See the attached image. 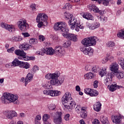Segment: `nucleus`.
<instances>
[{
	"instance_id": "obj_27",
	"label": "nucleus",
	"mask_w": 124,
	"mask_h": 124,
	"mask_svg": "<svg viewBox=\"0 0 124 124\" xmlns=\"http://www.w3.org/2000/svg\"><path fill=\"white\" fill-rule=\"evenodd\" d=\"M90 93V96H97L99 94L98 91L94 89H91Z\"/></svg>"
},
{
	"instance_id": "obj_55",
	"label": "nucleus",
	"mask_w": 124,
	"mask_h": 124,
	"mask_svg": "<svg viewBox=\"0 0 124 124\" xmlns=\"http://www.w3.org/2000/svg\"><path fill=\"white\" fill-rule=\"evenodd\" d=\"M22 34L24 37H29L30 36V34L28 32H22Z\"/></svg>"
},
{
	"instance_id": "obj_38",
	"label": "nucleus",
	"mask_w": 124,
	"mask_h": 124,
	"mask_svg": "<svg viewBox=\"0 0 124 124\" xmlns=\"http://www.w3.org/2000/svg\"><path fill=\"white\" fill-rule=\"evenodd\" d=\"M19 60L18 59L16 58L14 60V61L12 62V63L13 64V66H18L19 64Z\"/></svg>"
},
{
	"instance_id": "obj_57",
	"label": "nucleus",
	"mask_w": 124,
	"mask_h": 124,
	"mask_svg": "<svg viewBox=\"0 0 124 124\" xmlns=\"http://www.w3.org/2000/svg\"><path fill=\"white\" fill-rule=\"evenodd\" d=\"M39 39L42 40V41H44V40H45V37L42 35H40L39 36Z\"/></svg>"
},
{
	"instance_id": "obj_25",
	"label": "nucleus",
	"mask_w": 124,
	"mask_h": 124,
	"mask_svg": "<svg viewBox=\"0 0 124 124\" xmlns=\"http://www.w3.org/2000/svg\"><path fill=\"white\" fill-rule=\"evenodd\" d=\"M100 109H101V103L99 102L96 103L95 106H94V110L96 112H99Z\"/></svg>"
},
{
	"instance_id": "obj_10",
	"label": "nucleus",
	"mask_w": 124,
	"mask_h": 124,
	"mask_svg": "<svg viewBox=\"0 0 124 124\" xmlns=\"http://www.w3.org/2000/svg\"><path fill=\"white\" fill-rule=\"evenodd\" d=\"M80 50L84 55H86L87 56H93V49L91 47H89L88 48L81 46L80 48Z\"/></svg>"
},
{
	"instance_id": "obj_47",
	"label": "nucleus",
	"mask_w": 124,
	"mask_h": 124,
	"mask_svg": "<svg viewBox=\"0 0 124 124\" xmlns=\"http://www.w3.org/2000/svg\"><path fill=\"white\" fill-rule=\"evenodd\" d=\"M55 108L56 105H55L54 104H52L48 106V109H49V110H55Z\"/></svg>"
},
{
	"instance_id": "obj_51",
	"label": "nucleus",
	"mask_w": 124,
	"mask_h": 124,
	"mask_svg": "<svg viewBox=\"0 0 124 124\" xmlns=\"http://www.w3.org/2000/svg\"><path fill=\"white\" fill-rule=\"evenodd\" d=\"M37 23H38L37 24L38 28H41V27L44 26V23H43V21L37 22Z\"/></svg>"
},
{
	"instance_id": "obj_4",
	"label": "nucleus",
	"mask_w": 124,
	"mask_h": 124,
	"mask_svg": "<svg viewBox=\"0 0 124 124\" xmlns=\"http://www.w3.org/2000/svg\"><path fill=\"white\" fill-rule=\"evenodd\" d=\"M45 50L46 54L50 56L55 54V55L59 57H62L65 53V51L63 50V47L61 46H56L54 50L52 47H46Z\"/></svg>"
},
{
	"instance_id": "obj_37",
	"label": "nucleus",
	"mask_w": 124,
	"mask_h": 124,
	"mask_svg": "<svg viewBox=\"0 0 124 124\" xmlns=\"http://www.w3.org/2000/svg\"><path fill=\"white\" fill-rule=\"evenodd\" d=\"M117 90V84H111L110 86L109 87V91L110 92H114V91H116Z\"/></svg>"
},
{
	"instance_id": "obj_63",
	"label": "nucleus",
	"mask_w": 124,
	"mask_h": 124,
	"mask_svg": "<svg viewBox=\"0 0 124 124\" xmlns=\"http://www.w3.org/2000/svg\"><path fill=\"white\" fill-rule=\"evenodd\" d=\"M93 124H100V122H99V121L97 119H94V122H93Z\"/></svg>"
},
{
	"instance_id": "obj_41",
	"label": "nucleus",
	"mask_w": 124,
	"mask_h": 124,
	"mask_svg": "<svg viewBox=\"0 0 124 124\" xmlns=\"http://www.w3.org/2000/svg\"><path fill=\"white\" fill-rule=\"evenodd\" d=\"M107 47H113L115 46V43L114 42L110 41L106 44Z\"/></svg>"
},
{
	"instance_id": "obj_15",
	"label": "nucleus",
	"mask_w": 124,
	"mask_h": 124,
	"mask_svg": "<svg viewBox=\"0 0 124 124\" xmlns=\"http://www.w3.org/2000/svg\"><path fill=\"white\" fill-rule=\"evenodd\" d=\"M21 47L22 50H24V51H28V50H30L31 48H32L33 46L29 43H24L21 45Z\"/></svg>"
},
{
	"instance_id": "obj_26",
	"label": "nucleus",
	"mask_w": 124,
	"mask_h": 124,
	"mask_svg": "<svg viewBox=\"0 0 124 124\" xmlns=\"http://www.w3.org/2000/svg\"><path fill=\"white\" fill-rule=\"evenodd\" d=\"M114 75H115L118 79H123L124 78V73L120 72V70L116 72Z\"/></svg>"
},
{
	"instance_id": "obj_28",
	"label": "nucleus",
	"mask_w": 124,
	"mask_h": 124,
	"mask_svg": "<svg viewBox=\"0 0 124 124\" xmlns=\"http://www.w3.org/2000/svg\"><path fill=\"white\" fill-rule=\"evenodd\" d=\"M45 88L46 87V89H47V90H44L43 91V93H44V94H46V95H49V94H50V90L49 89H51V87H52L51 86H47V85H45L44 86Z\"/></svg>"
},
{
	"instance_id": "obj_3",
	"label": "nucleus",
	"mask_w": 124,
	"mask_h": 124,
	"mask_svg": "<svg viewBox=\"0 0 124 124\" xmlns=\"http://www.w3.org/2000/svg\"><path fill=\"white\" fill-rule=\"evenodd\" d=\"M62 102L65 108L67 109H74L76 106L75 101L71 97V93L66 92L62 98Z\"/></svg>"
},
{
	"instance_id": "obj_39",
	"label": "nucleus",
	"mask_w": 124,
	"mask_h": 124,
	"mask_svg": "<svg viewBox=\"0 0 124 124\" xmlns=\"http://www.w3.org/2000/svg\"><path fill=\"white\" fill-rule=\"evenodd\" d=\"M98 19L101 22H105V23L107 21V17L104 16H100V17H99Z\"/></svg>"
},
{
	"instance_id": "obj_14",
	"label": "nucleus",
	"mask_w": 124,
	"mask_h": 124,
	"mask_svg": "<svg viewBox=\"0 0 124 124\" xmlns=\"http://www.w3.org/2000/svg\"><path fill=\"white\" fill-rule=\"evenodd\" d=\"M36 22H43L44 23V26L46 27L48 24L47 22V19L44 17H42V14H40L37 15V16L36 18Z\"/></svg>"
},
{
	"instance_id": "obj_62",
	"label": "nucleus",
	"mask_w": 124,
	"mask_h": 124,
	"mask_svg": "<svg viewBox=\"0 0 124 124\" xmlns=\"http://www.w3.org/2000/svg\"><path fill=\"white\" fill-rule=\"evenodd\" d=\"M76 90L77 91V92L81 91V88H80V86H79V85H77L76 86Z\"/></svg>"
},
{
	"instance_id": "obj_54",
	"label": "nucleus",
	"mask_w": 124,
	"mask_h": 124,
	"mask_svg": "<svg viewBox=\"0 0 124 124\" xmlns=\"http://www.w3.org/2000/svg\"><path fill=\"white\" fill-rule=\"evenodd\" d=\"M70 117V114H67L64 116V119L65 121H69V118Z\"/></svg>"
},
{
	"instance_id": "obj_17",
	"label": "nucleus",
	"mask_w": 124,
	"mask_h": 124,
	"mask_svg": "<svg viewBox=\"0 0 124 124\" xmlns=\"http://www.w3.org/2000/svg\"><path fill=\"white\" fill-rule=\"evenodd\" d=\"M82 17L83 18H84V19H86V20H91L92 21H93V20H94V17L90 13H84Z\"/></svg>"
},
{
	"instance_id": "obj_42",
	"label": "nucleus",
	"mask_w": 124,
	"mask_h": 124,
	"mask_svg": "<svg viewBox=\"0 0 124 124\" xmlns=\"http://www.w3.org/2000/svg\"><path fill=\"white\" fill-rule=\"evenodd\" d=\"M13 40H15V41H21V40H22L23 38H22L21 36H17V37H13Z\"/></svg>"
},
{
	"instance_id": "obj_12",
	"label": "nucleus",
	"mask_w": 124,
	"mask_h": 124,
	"mask_svg": "<svg viewBox=\"0 0 124 124\" xmlns=\"http://www.w3.org/2000/svg\"><path fill=\"white\" fill-rule=\"evenodd\" d=\"M1 27L3 29H5V30L8 31L10 32L15 31V27L13 25H10L5 23H3L1 24Z\"/></svg>"
},
{
	"instance_id": "obj_23",
	"label": "nucleus",
	"mask_w": 124,
	"mask_h": 124,
	"mask_svg": "<svg viewBox=\"0 0 124 124\" xmlns=\"http://www.w3.org/2000/svg\"><path fill=\"white\" fill-rule=\"evenodd\" d=\"M99 27H100L99 22H94L89 27V29L90 30H95V29H97V28H99Z\"/></svg>"
},
{
	"instance_id": "obj_24",
	"label": "nucleus",
	"mask_w": 124,
	"mask_h": 124,
	"mask_svg": "<svg viewBox=\"0 0 124 124\" xmlns=\"http://www.w3.org/2000/svg\"><path fill=\"white\" fill-rule=\"evenodd\" d=\"M95 74L90 72L85 75L84 77L86 79H93L95 77Z\"/></svg>"
},
{
	"instance_id": "obj_50",
	"label": "nucleus",
	"mask_w": 124,
	"mask_h": 124,
	"mask_svg": "<svg viewBox=\"0 0 124 124\" xmlns=\"http://www.w3.org/2000/svg\"><path fill=\"white\" fill-rule=\"evenodd\" d=\"M24 62L19 61L18 62V66L20 67V68H23V67H24Z\"/></svg>"
},
{
	"instance_id": "obj_60",
	"label": "nucleus",
	"mask_w": 124,
	"mask_h": 124,
	"mask_svg": "<svg viewBox=\"0 0 124 124\" xmlns=\"http://www.w3.org/2000/svg\"><path fill=\"white\" fill-rule=\"evenodd\" d=\"M35 120H36V121H40V120H41V116L39 115H37Z\"/></svg>"
},
{
	"instance_id": "obj_20",
	"label": "nucleus",
	"mask_w": 124,
	"mask_h": 124,
	"mask_svg": "<svg viewBox=\"0 0 124 124\" xmlns=\"http://www.w3.org/2000/svg\"><path fill=\"white\" fill-rule=\"evenodd\" d=\"M100 120L103 124H109V120H108V117L101 115L100 117Z\"/></svg>"
},
{
	"instance_id": "obj_56",
	"label": "nucleus",
	"mask_w": 124,
	"mask_h": 124,
	"mask_svg": "<svg viewBox=\"0 0 124 124\" xmlns=\"http://www.w3.org/2000/svg\"><path fill=\"white\" fill-rule=\"evenodd\" d=\"M14 50H15V48L14 47H12L8 49L7 51L8 53H12V52H13Z\"/></svg>"
},
{
	"instance_id": "obj_9",
	"label": "nucleus",
	"mask_w": 124,
	"mask_h": 124,
	"mask_svg": "<svg viewBox=\"0 0 124 124\" xmlns=\"http://www.w3.org/2000/svg\"><path fill=\"white\" fill-rule=\"evenodd\" d=\"M88 8L90 10V11H93L96 13H99L100 15H103L105 13V11L103 10H99L96 6L94 5V4H90L88 6Z\"/></svg>"
},
{
	"instance_id": "obj_49",
	"label": "nucleus",
	"mask_w": 124,
	"mask_h": 124,
	"mask_svg": "<svg viewBox=\"0 0 124 124\" xmlns=\"http://www.w3.org/2000/svg\"><path fill=\"white\" fill-rule=\"evenodd\" d=\"M98 80H95L93 82V87L95 89H96V88H97V87H98Z\"/></svg>"
},
{
	"instance_id": "obj_19",
	"label": "nucleus",
	"mask_w": 124,
	"mask_h": 124,
	"mask_svg": "<svg viewBox=\"0 0 124 124\" xmlns=\"http://www.w3.org/2000/svg\"><path fill=\"white\" fill-rule=\"evenodd\" d=\"M61 93V92L57 90H49V95L51 96H59Z\"/></svg>"
},
{
	"instance_id": "obj_32",
	"label": "nucleus",
	"mask_w": 124,
	"mask_h": 124,
	"mask_svg": "<svg viewBox=\"0 0 124 124\" xmlns=\"http://www.w3.org/2000/svg\"><path fill=\"white\" fill-rule=\"evenodd\" d=\"M49 119H50V115L49 114H45L43 116V120L44 123H49L47 122Z\"/></svg>"
},
{
	"instance_id": "obj_35",
	"label": "nucleus",
	"mask_w": 124,
	"mask_h": 124,
	"mask_svg": "<svg viewBox=\"0 0 124 124\" xmlns=\"http://www.w3.org/2000/svg\"><path fill=\"white\" fill-rule=\"evenodd\" d=\"M71 45V42L69 41H65L63 44V47L64 48H68Z\"/></svg>"
},
{
	"instance_id": "obj_22",
	"label": "nucleus",
	"mask_w": 124,
	"mask_h": 124,
	"mask_svg": "<svg viewBox=\"0 0 124 124\" xmlns=\"http://www.w3.org/2000/svg\"><path fill=\"white\" fill-rule=\"evenodd\" d=\"M4 115L6 116L7 119H9V120H11L13 118V115H12V113H11V111L10 110H6L4 112Z\"/></svg>"
},
{
	"instance_id": "obj_29",
	"label": "nucleus",
	"mask_w": 124,
	"mask_h": 124,
	"mask_svg": "<svg viewBox=\"0 0 124 124\" xmlns=\"http://www.w3.org/2000/svg\"><path fill=\"white\" fill-rule=\"evenodd\" d=\"M117 36L121 39H124V30H120L117 33Z\"/></svg>"
},
{
	"instance_id": "obj_31",
	"label": "nucleus",
	"mask_w": 124,
	"mask_h": 124,
	"mask_svg": "<svg viewBox=\"0 0 124 124\" xmlns=\"http://www.w3.org/2000/svg\"><path fill=\"white\" fill-rule=\"evenodd\" d=\"M118 63L120 64L122 68L124 70V59L123 58H120L118 59Z\"/></svg>"
},
{
	"instance_id": "obj_7",
	"label": "nucleus",
	"mask_w": 124,
	"mask_h": 124,
	"mask_svg": "<svg viewBox=\"0 0 124 124\" xmlns=\"http://www.w3.org/2000/svg\"><path fill=\"white\" fill-rule=\"evenodd\" d=\"M96 37H90L85 38L81 41V43L84 47H90V46H94L96 44Z\"/></svg>"
},
{
	"instance_id": "obj_44",
	"label": "nucleus",
	"mask_w": 124,
	"mask_h": 124,
	"mask_svg": "<svg viewBox=\"0 0 124 124\" xmlns=\"http://www.w3.org/2000/svg\"><path fill=\"white\" fill-rule=\"evenodd\" d=\"M30 63L24 62L22 68H25V69H29V68H30Z\"/></svg>"
},
{
	"instance_id": "obj_11",
	"label": "nucleus",
	"mask_w": 124,
	"mask_h": 124,
	"mask_svg": "<svg viewBox=\"0 0 124 124\" xmlns=\"http://www.w3.org/2000/svg\"><path fill=\"white\" fill-rule=\"evenodd\" d=\"M33 78V75L31 73H29L25 78H22L21 80L23 82V83H25V86L26 87L27 86V85H28V83H29V82H31Z\"/></svg>"
},
{
	"instance_id": "obj_30",
	"label": "nucleus",
	"mask_w": 124,
	"mask_h": 124,
	"mask_svg": "<svg viewBox=\"0 0 124 124\" xmlns=\"http://www.w3.org/2000/svg\"><path fill=\"white\" fill-rule=\"evenodd\" d=\"M109 0H98L99 4L103 3L105 6H107L109 5Z\"/></svg>"
},
{
	"instance_id": "obj_45",
	"label": "nucleus",
	"mask_w": 124,
	"mask_h": 124,
	"mask_svg": "<svg viewBox=\"0 0 124 124\" xmlns=\"http://www.w3.org/2000/svg\"><path fill=\"white\" fill-rule=\"evenodd\" d=\"M91 91H92V89L90 88H86L84 90V93L86 94H88V95H91Z\"/></svg>"
},
{
	"instance_id": "obj_53",
	"label": "nucleus",
	"mask_w": 124,
	"mask_h": 124,
	"mask_svg": "<svg viewBox=\"0 0 124 124\" xmlns=\"http://www.w3.org/2000/svg\"><path fill=\"white\" fill-rule=\"evenodd\" d=\"M75 110L77 113H79V111H81V106L78 105L76 108Z\"/></svg>"
},
{
	"instance_id": "obj_61",
	"label": "nucleus",
	"mask_w": 124,
	"mask_h": 124,
	"mask_svg": "<svg viewBox=\"0 0 124 124\" xmlns=\"http://www.w3.org/2000/svg\"><path fill=\"white\" fill-rule=\"evenodd\" d=\"M108 62V58L106 57L102 60V63H105V62Z\"/></svg>"
},
{
	"instance_id": "obj_36",
	"label": "nucleus",
	"mask_w": 124,
	"mask_h": 124,
	"mask_svg": "<svg viewBox=\"0 0 124 124\" xmlns=\"http://www.w3.org/2000/svg\"><path fill=\"white\" fill-rule=\"evenodd\" d=\"M65 19H66L67 20H69V19H72V18H73V15L69 13H65Z\"/></svg>"
},
{
	"instance_id": "obj_21",
	"label": "nucleus",
	"mask_w": 124,
	"mask_h": 124,
	"mask_svg": "<svg viewBox=\"0 0 124 124\" xmlns=\"http://www.w3.org/2000/svg\"><path fill=\"white\" fill-rule=\"evenodd\" d=\"M110 70L111 71H113L114 74L117 72V71H119V64L117 63L113 64L111 67H110Z\"/></svg>"
},
{
	"instance_id": "obj_40",
	"label": "nucleus",
	"mask_w": 124,
	"mask_h": 124,
	"mask_svg": "<svg viewBox=\"0 0 124 124\" xmlns=\"http://www.w3.org/2000/svg\"><path fill=\"white\" fill-rule=\"evenodd\" d=\"M99 75H100L101 77H103V76H105V75H106V69H105V70H101L99 72Z\"/></svg>"
},
{
	"instance_id": "obj_5",
	"label": "nucleus",
	"mask_w": 124,
	"mask_h": 124,
	"mask_svg": "<svg viewBox=\"0 0 124 124\" xmlns=\"http://www.w3.org/2000/svg\"><path fill=\"white\" fill-rule=\"evenodd\" d=\"M1 99L2 102L4 103H11V102H14V104H19V102H18V95L10 93H4Z\"/></svg>"
},
{
	"instance_id": "obj_58",
	"label": "nucleus",
	"mask_w": 124,
	"mask_h": 124,
	"mask_svg": "<svg viewBox=\"0 0 124 124\" xmlns=\"http://www.w3.org/2000/svg\"><path fill=\"white\" fill-rule=\"evenodd\" d=\"M11 113L13 116V118H14V117H17V113L16 112V111H15V110H13Z\"/></svg>"
},
{
	"instance_id": "obj_46",
	"label": "nucleus",
	"mask_w": 124,
	"mask_h": 124,
	"mask_svg": "<svg viewBox=\"0 0 124 124\" xmlns=\"http://www.w3.org/2000/svg\"><path fill=\"white\" fill-rule=\"evenodd\" d=\"M91 70L94 72H98V67L97 66H94L93 67H91Z\"/></svg>"
},
{
	"instance_id": "obj_6",
	"label": "nucleus",
	"mask_w": 124,
	"mask_h": 124,
	"mask_svg": "<svg viewBox=\"0 0 124 124\" xmlns=\"http://www.w3.org/2000/svg\"><path fill=\"white\" fill-rule=\"evenodd\" d=\"M15 54L16 56H18V59L19 60H23V61H34L35 60V57L27 55V53L25 52L23 50L16 49L15 51Z\"/></svg>"
},
{
	"instance_id": "obj_43",
	"label": "nucleus",
	"mask_w": 124,
	"mask_h": 124,
	"mask_svg": "<svg viewBox=\"0 0 124 124\" xmlns=\"http://www.w3.org/2000/svg\"><path fill=\"white\" fill-rule=\"evenodd\" d=\"M80 116L82 119H86L87 118L88 114H87V111H84L80 112Z\"/></svg>"
},
{
	"instance_id": "obj_8",
	"label": "nucleus",
	"mask_w": 124,
	"mask_h": 124,
	"mask_svg": "<svg viewBox=\"0 0 124 124\" xmlns=\"http://www.w3.org/2000/svg\"><path fill=\"white\" fill-rule=\"evenodd\" d=\"M18 27L21 31H27L29 30V24L26 20L19 21L17 22Z\"/></svg>"
},
{
	"instance_id": "obj_33",
	"label": "nucleus",
	"mask_w": 124,
	"mask_h": 124,
	"mask_svg": "<svg viewBox=\"0 0 124 124\" xmlns=\"http://www.w3.org/2000/svg\"><path fill=\"white\" fill-rule=\"evenodd\" d=\"M107 76V79L104 80V83L105 84H107L108 83V79H109V81H112V79L113 78V77H112V74H108Z\"/></svg>"
},
{
	"instance_id": "obj_48",
	"label": "nucleus",
	"mask_w": 124,
	"mask_h": 124,
	"mask_svg": "<svg viewBox=\"0 0 124 124\" xmlns=\"http://www.w3.org/2000/svg\"><path fill=\"white\" fill-rule=\"evenodd\" d=\"M85 70L86 71H90V70H92V66L91 65H87L85 66Z\"/></svg>"
},
{
	"instance_id": "obj_1",
	"label": "nucleus",
	"mask_w": 124,
	"mask_h": 124,
	"mask_svg": "<svg viewBox=\"0 0 124 124\" xmlns=\"http://www.w3.org/2000/svg\"><path fill=\"white\" fill-rule=\"evenodd\" d=\"M53 29L55 31H61L62 33V35L65 38L71 40V41H73L74 42H76L78 39V36L72 34L71 33L68 32L69 30L66 27V23L65 22H59L55 23L53 26Z\"/></svg>"
},
{
	"instance_id": "obj_18",
	"label": "nucleus",
	"mask_w": 124,
	"mask_h": 124,
	"mask_svg": "<svg viewBox=\"0 0 124 124\" xmlns=\"http://www.w3.org/2000/svg\"><path fill=\"white\" fill-rule=\"evenodd\" d=\"M62 112H60L58 114V118L54 119V122L55 124H61L62 123Z\"/></svg>"
},
{
	"instance_id": "obj_2",
	"label": "nucleus",
	"mask_w": 124,
	"mask_h": 124,
	"mask_svg": "<svg viewBox=\"0 0 124 124\" xmlns=\"http://www.w3.org/2000/svg\"><path fill=\"white\" fill-rule=\"evenodd\" d=\"M61 74L58 73H48L45 77L46 79L50 80L51 86H61L63 83L64 79L62 77H60Z\"/></svg>"
},
{
	"instance_id": "obj_64",
	"label": "nucleus",
	"mask_w": 124,
	"mask_h": 124,
	"mask_svg": "<svg viewBox=\"0 0 124 124\" xmlns=\"http://www.w3.org/2000/svg\"><path fill=\"white\" fill-rule=\"evenodd\" d=\"M5 67H7V68H11V67H12V64L10 63L6 64Z\"/></svg>"
},
{
	"instance_id": "obj_59",
	"label": "nucleus",
	"mask_w": 124,
	"mask_h": 124,
	"mask_svg": "<svg viewBox=\"0 0 124 124\" xmlns=\"http://www.w3.org/2000/svg\"><path fill=\"white\" fill-rule=\"evenodd\" d=\"M35 7H36V5H35V4H31V8H32V10H35Z\"/></svg>"
},
{
	"instance_id": "obj_52",
	"label": "nucleus",
	"mask_w": 124,
	"mask_h": 124,
	"mask_svg": "<svg viewBox=\"0 0 124 124\" xmlns=\"http://www.w3.org/2000/svg\"><path fill=\"white\" fill-rule=\"evenodd\" d=\"M45 53H46V50H45V47L42 49L41 51L40 52V55L41 56H44Z\"/></svg>"
},
{
	"instance_id": "obj_34",
	"label": "nucleus",
	"mask_w": 124,
	"mask_h": 124,
	"mask_svg": "<svg viewBox=\"0 0 124 124\" xmlns=\"http://www.w3.org/2000/svg\"><path fill=\"white\" fill-rule=\"evenodd\" d=\"M29 43L31 45H35L38 43V40L36 39H31L29 41Z\"/></svg>"
},
{
	"instance_id": "obj_13",
	"label": "nucleus",
	"mask_w": 124,
	"mask_h": 124,
	"mask_svg": "<svg viewBox=\"0 0 124 124\" xmlns=\"http://www.w3.org/2000/svg\"><path fill=\"white\" fill-rule=\"evenodd\" d=\"M69 26H70L71 30H74L77 25V20L74 17L71 18L68 22Z\"/></svg>"
},
{
	"instance_id": "obj_16",
	"label": "nucleus",
	"mask_w": 124,
	"mask_h": 124,
	"mask_svg": "<svg viewBox=\"0 0 124 124\" xmlns=\"http://www.w3.org/2000/svg\"><path fill=\"white\" fill-rule=\"evenodd\" d=\"M111 120L114 124H121L122 117L120 116H114L111 117Z\"/></svg>"
}]
</instances>
